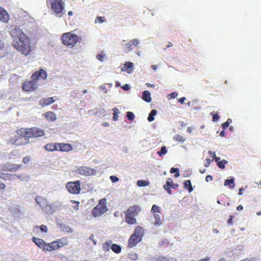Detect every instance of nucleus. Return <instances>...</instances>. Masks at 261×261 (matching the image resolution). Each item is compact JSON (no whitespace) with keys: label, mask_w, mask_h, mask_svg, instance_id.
I'll return each instance as SVG.
<instances>
[{"label":"nucleus","mask_w":261,"mask_h":261,"mask_svg":"<svg viewBox=\"0 0 261 261\" xmlns=\"http://www.w3.org/2000/svg\"><path fill=\"white\" fill-rule=\"evenodd\" d=\"M10 34L12 38V45L22 54L27 56L31 51L29 38L17 27L11 29Z\"/></svg>","instance_id":"obj_1"},{"label":"nucleus","mask_w":261,"mask_h":261,"mask_svg":"<svg viewBox=\"0 0 261 261\" xmlns=\"http://www.w3.org/2000/svg\"><path fill=\"white\" fill-rule=\"evenodd\" d=\"M32 241L44 251L51 252L67 245L68 242L66 238L57 239L50 243H46L43 239L33 237Z\"/></svg>","instance_id":"obj_2"},{"label":"nucleus","mask_w":261,"mask_h":261,"mask_svg":"<svg viewBox=\"0 0 261 261\" xmlns=\"http://www.w3.org/2000/svg\"><path fill=\"white\" fill-rule=\"evenodd\" d=\"M25 128H21L16 130V136L11 137L7 141V144L10 145L23 146L29 143V138L25 135Z\"/></svg>","instance_id":"obj_3"},{"label":"nucleus","mask_w":261,"mask_h":261,"mask_svg":"<svg viewBox=\"0 0 261 261\" xmlns=\"http://www.w3.org/2000/svg\"><path fill=\"white\" fill-rule=\"evenodd\" d=\"M141 212L139 205L129 206L125 212V221L129 225L136 224L137 222L135 217L138 216Z\"/></svg>","instance_id":"obj_4"},{"label":"nucleus","mask_w":261,"mask_h":261,"mask_svg":"<svg viewBox=\"0 0 261 261\" xmlns=\"http://www.w3.org/2000/svg\"><path fill=\"white\" fill-rule=\"evenodd\" d=\"M144 230L143 227L137 226L135 228L134 232L131 235L127 242V247L132 248L141 241L144 236Z\"/></svg>","instance_id":"obj_5"},{"label":"nucleus","mask_w":261,"mask_h":261,"mask_svg":"<svg viewBox=\"0 0 261 261\" xmlns=\"http://www.w3.org/2000/svg\"><path fill=\"white\" fill-rule=\"evenodd\" d=\"M81 40L80 37L71 32L64 33L61 37L62 43L69 48L73 47Z\"/></svg>","instance_id":"obj_6"},{"label":"nucleus","mask_w":261,"mask_h":261,"mask_svg":"<svg viewBox=\"0 0 261 261\" xmlns=\"http://www.w3.org/2000/svg\"><path fill=\"white\" fill-rule=\"evenodd\" d=\"M108 210L107 200L106 198H102L99 201L98 204L92 209L91 214L94 217H97L101 216L107 212Z\"/></svg>","instance_id":"obj_7"},{"label":"nucleus","mask_w":261,"mask_h":261,"mask_svg":"<svg viewBox=\"0 0 261 261\" xmlns=\"http://www.w3.org/2000/svg\"><path fill=\"white\" fill-rule=\"evenodd\" d=\"M46 4L50 5L51 10L56 14L62 16L65 4L62 0H46Z\"/></svg>","instance_id":"obj_8"},{"label":"nucleus","mask_w":261,"mask_h":261,"mask_svg":"<svg viewBox=\"0 0 261 261\" xmlns=\"http://www.w3.org/2000/svg\"><path fill=\"white\" fill-rule=\"evenodd\" d=\"M35 201L45 213L52 214L55 212L53 205L48 203L46 199L41 196H37Z\"/></svg>","instance_id":"obj_9"},{"label":"nucleus","mask_w":261,"mask_h":261,"mask_svg":"<svg viewBox=\"0 0 261 261\" xmlns=\"http://www.w3.org/2000/svg\"><path fill=\"white\" fill-rule=\"evenodd\" d=\"M66 188L69 193L72 194H78L81 190L80 180L68 182Z\"/></svg>","instance_id":"obj_10"},{"label":"nucleus","mask_w":261,"mask_h":261,"mask_svg":"<svg viewBox=\"0 0 261 261\" xmlns=\"http://www.w3.org/2000/svg\"><path fill=\"white\" fill-rule=\"evenodd\" d=\"M25 128L26 130L25 134L28 135V137L29 138L41 137L45 135L44 131L39 127H34L30 128Z\"/></svg>","instance_id":"obj_11"},{"label":"nucleus","mask_w":261,"mask_h":261,"mask_svg":"<svg viewBox=\"0 0 261 261\" xmlns=\"http://www.w3.org/2000/svg\"><path fill=\"white\" fill-rule=\"evenodd\" d=\"M37 87V83L32 79L31 81H25L22 83V89L25 92H32L35 91Z\"/></svg>","instance_id":"obj_12"},{"label":"nucleus","mask_w":261,"mask_h":261,"mask_svg":"<svg viewBox=\"0 0 261 261\" xmlns=\"http://www.w3.org/2000/svg\"><path fill=\"white\" fill-rule=\"evenodd\" d=\"M76 173L84 175V176H91L94 175L96 172L94 169H92L89 167L80 166L79 167L75 170Z\"/></svg>","instance_id":"obj_13"},{"label":"nucleus","mask_w":261,"mask_h":261,"mask_svg":"<svg viewBox=\"0 0 261 261\" xmlns=\"http://www.w3.org/2000/svg\"><path fill=\"white\" fill-rule=\"evenodd\" d=\"M47 77V73L43 69H40L34 72L31 75V79L35 80L37 83L39 80H44Z\"/></svg>","instance_id":"obj_14"},{"label":"nucleus","mask_w":261,"mask_h":261,"mask_svg":"<svg viewBox=\"0 0 261 261\" xmlns=\"http://www.w3.org/2000/svg\"><path fill=\"white\" fill-rule=\"evenodd\" d=\"M178 186V184L173 183L172 179L169 178L167 180L166 183L163 186V187L168 194H171L172 191L171 188L176 189Z\"/></svg>","instance_id":"obj_15"},{"label":"nucleus","mask_w":261,"mask_h":261,"mask_svg":"<svg viewBox=\"0 0 261 261\" xmlns=\"http://www.w3.org/2000/svg\"><path fill=\"white\" fill-rule=\"evenodd\" d=\"M139 43V41L138 39H134L130 40L127 44H125L124 50L125 52H128L132 50L135 46H137Z\"/></svg>","instance_id":"obj_16"},{"label":"nucleus","mask_w":261,"mask_h":261,"mask_svg":"<svg viewBox=\"0 0 261 261\" xmlns=\"http://www.w3.org/2000/svg\"><path fill=\"white\" fill-rule=\"evenodd\" d=\"M58 151L62 152H69L72 149L71 144L64 143H58Z\"/></svg>","instance_id":"obj_17"},{"label":"nucleus","mask_w":261,"mask_h":261,"mask_svg":"<svg viewBox=\"0 0 261 261\" xmlns=\"http://www.w3.org/2000/svg\"><path fill=\"white\" fill-rule=\"evenodd\" d=\"M9 20V15L7 11L2 7H0V21L7 23Z\"/></svg>","instance_id":"obj_18"},{"label":"nucleus","mask_w":261,"mask_h":261,"mask_svg":"<svg viewBox=\"0 0 261 261\" xmlns=\"http://www.w3.org/2000/svg\"><path fill=\"white\" fill-rule=\"evenodd\" d=\"M21 167V165L18 164H11L10 163H8L6 165V170L10 171V172H16L17 170H19Z\"/></svg>","instance_id":"obj_19"},{"label":"nucleus","mask_w":261,"mask_h":261,"mask_svg":"<svg viewBox=\"0 0 261 261\" xmlns=\"http://www.w3.org/2000/svg\"><path fill=\"white\" fill-rule=\"evenodd\" d=\"M58 143H50L46 144L44 148L47 151L53 152L54 151H58Z\"/></svg>","instance_id":"obj_20"},{"label":"nucleus","mask_w":261,"mask_h":261,"mask_svg":"<svg viewBox=\"0 0 261 261\" xmlns=\"http://www.w3.org/2000/svg\"><path fill=\"white\" fill-rule=\"evenodd\" d=\"M134 64L131 62H126L122 67L121 70L123 71H126L128 73H130L133 71V67Z\"/></svg>","instance_id":"obj_21"},{"label":"nucleus","mask_w":261,"mask_h":261,"mask_svg":"<svg viewBox=\"0 0 261 261\" xmlns=\"http://www.w3.org/2000/svg\"><path fill=\"white\" fill-rule=\"evenodd\" d=\"M55 100L54 99L53 97H48L47 98H43L42 99L40 102L39 104L42 106L44 107L49 105H50L54 102Z\"/></svg>","instance_id":"obj_22"},{"label":"nucleus","mask_w":261,"mask_h":261,"mask_svg":"<svg viewBox=\"0 0 261 261\" xmlns=\"http://www.w3.org/2000/svg\"><path fill=\"white\" fill-rule=\"evenodd\" d=\"M0 178L4 180H12L14 179V175L10 173H0Z\"/></svg>","instance_id":"obj_23"},{"label":"nucleus","mask_w":261,"mask_h":261,"mask_svg":"<svg viewBox=\"0 0 261 261\" xmlns=\"http://www.w3.org/2000/svg\"><path fill=\"white\" fill-rule=\"evenodd\" d=\"M44 117L48 121H54L56 119V114L51 111L45 113L44 114Z\"/></svg>","instance_id":"obj_24"},{"label":"nucleus","mask_w":261,"mask_h":261,"mask_svg":"<svg viewBox=\"0 0 261 261\" xmlns=\"http://www.w3.org/2000/svg\"><path fill=\"white\" fill-rule=\"evenodd\" d=\"M142 99L147 102H150L151 101L150 93L148 91H144L142 93Z\"/></svg>","instance_id":"obj_25"},{"label":"nucleus","mask_w":261,"mask_h":261,"mask_svg":"<svg viewBox=\"0 0 261 261\" xmlns=\"http://www.w3.org/2000/svg\"><path fill=\"white\" fill-rule=\"evenodd\" d=\"M153 217L155 219V222L154 225L155 226H160L162 224V221L161 220V217L160 214H153Z\"/></svg>","instance_id":"obj_26"},{"label":"nucleus","mask_w":261,"mask_h":261,"mask_svg":"<svg viewBox=\"0 0 261 261\" xmlns=\"http://www.w3.org/2000/svg\"><path fill=\"white\" fill-rule=\"evenodd\" d=\"M156 261H176V259L173 257L159 256L156 258Z\"/></svg>","instance_id":"obj_27"},{"label":"nucleus","mask_w":261,"mask_h":261,"mask_svg":"<svg viewBox=\"0 0 261 261\" xmlns=\"http://www.w3.org/2000/svg\"><path fill=\"white\" fill-rule=\"evenodd\" d=\"M184 188L185 189H188L189 192H191L193 190L191 182L190 180H187L184 181Z\"/></svg>","instance_id":"obj_28"},{"label":"nucleus","mask_w":261,"mask_h":261,"mask_svg":"<svg viewBox=\"0 0 261 261\" xmlns=\"http://www.w3.org/2000/svg\"><path fill=\"white\" fill-rule=\"evenodd\" d=\"M111 249L113 252L117 254L120 253L121 251V246L116 244H112Z\"/></svg>","instance_id":"obj_29"},{"label":"nucleus","mask_w":261,"mask_h":261,"mask_svg":"<svg viewBox=\"0 0 261 261\" xmlns=\"http://www.w3.org/2000/svg\"><path fill=\"white\" fill-rule=\"evenodd\" d=\"M157 114V111L155 109H153L151 111L150 113L149 114V116L147 118V120L149 122H152L154 120V116H155Z\"/></svg>","instance_id":"obj_30"},{"label":"nucleus","mask_w":261,"mask_h":261,"mask_svg":"<svg viewBox=\"0 0 261 261\" xmlns=\"http://www.w3.org/2000/svg\"><path fill=\"white\" fill-rule=\"evenodd\" d=\"M112 242H106L102 244V249L105 251H108L111 249Z\"/></svg>","instance_id":"obj_31"},{"label":"nucleus","mask_w":261,"mask_h":261,"mask_svg":"<svg viewBox=\"0 0 261 261\" xmlns=\"http://www.w3.org/2000/svg\"><path fill=\"white\" fill-rule=\"evenodd\" d=\"M173 140L176 142L182 143L186 140V138L178 134H176L173 137Z\"/></svg>","instance_id":"obj_32"},{"label":"nucleus","mask_w":261,"mask_h":261,"mask_svg":"<svg viewBox=\"0 0 261 261\" xmlns=\"http://www.w3.org/2000/svg\"><path fill=\"white\" fill-rule=\"evenodd\" d=\"M40 229L41 232L43 233H46L48 231L47 227L45 225H41V226H39L37 225H36L34 226V229Z\"/></svg>","instance_id":"obj_33"},{"label":"nucleus","mask_w":261,"mask_h":261,"mask_svg":"<svg viewBox=\"0 0 261 261\" xmlns=\"http://www.w3.org/2000/svg\"><path fill=\"white\" fill-rule=\"evenodd\" d=\"M151 211L153 214L161 213L160 207L155 204L152 205Z\"/></svg>","instance_id":"obj_34"},{"label":"nucleus","mask_w":261,"mask_h":261,"mask_svg":"<svg viewBox=\"0 0 261 261\" xmlns=\"http://www.w3.org/2000/svg\"><path fill=\"white\" fill-rule=\"evenodd\" d=\"M149 184V181L145 180H139L137 182V185L138 187H146Z\"/></svg>","instance_id":"obj_35"},{"label":"nucleus","mask_w":261,"mask_h":261,"mask_svg":"<svg viewBox=\"0 0 261 261\" xmlns=\"http://www.w3.org/2000/svg\"><path fill=\"white\" fill-rule=\"evenodd\" d=\"M224 185L225 186H229L230 188H234V179L233 178L226 179L225 181Z\"/></svg>","instance_id":"obj_36"},{"label":"nucleus","mask_w":261,"mask_h":261,"mask_svg":"<svg viewBox=\"0 0 261 261\" xmlns=\"http://www.w3.org/2000/svg\"><path fill=\"white\" fill-rule=\"evenodd\" d=\"M167 152V149L165 146H163L161 147L160 151L158 152V154L159 156H162L163 155L166 154Z\"/></svg>","instance_id":"obj_37"},{"label":"nucleus","mask_w":261,"mask_h":261,"mask_svg":"<svg viewBox=\"0 0 261 261\" xmlns=\"http://www.w3.org/2000/svg\"><path fill=\"white\" fill-rule=\"evenodd\" d=\"M227 163V161L225 160H223L219 162H218L217 165L221 169H224L225 167V165Z\"/></svg>","instance_id":"obj_38"},{"label":"nucleus","mask_w":261,"mask_h":261,"mask_svg":"<svg viewBox=\"0 0 261 261\" xmlns=\"http://www.w3.org/2000/svg\"><path fill=\"white\" fill-rule=\"evenodd\" d=\"M113 111L114 112L113 120L114 121H117L118 120V114L119 113V110L117 108H114L113 109Z\"/></svg>","instance_id":"obj_39"},{"label":"nucleus","mask_w":261,"mask_h":261,"mask_svg":"<svg viewBox=\"0 0 261 261\" xmlns=\"http://www.w3.org/2000/svg\"><path fill=\"white\" fill-rule=\"evenodd\" d=\"M170 173H175L174 174L175 177H177L179 176V169L178 168H171Z\"/></svg>","instance_id":"obj_40"},{"label":"nucleus","mask_w":261,"mask_h":261,"mask_svg":"<svg viewBox=\"0 0 261 261\" xmlns=\"http://www.w3.org/2000/svg\"><path fill=\"white\" fill-rule=\"evenodd\" d=\"M231 119L228 118L226 122L222 124V127L224 130L228 127L229 124L231 122Z\"/></svg>","instance_id":"obj_41"},{"label":"nucleus","mask_w":261,"mask_h":261,"mask_svg":"<svg viewBox=\"0 0 261 261\" xmlns=\"http://www.w3.org/2000/svg\"><path fill=\"white\" fill-rule=\"evenodd\" d=\"M126 117H127V118L129 120L133 121L135 119V116L133 112H127Z\"/></svg>","instance_id":"obj_42"},{"label":"nucleus","mask_w":261,"mask_h":261,"mask_svg":"<svg viewBox=\"0 0 261 261\" xmlns=\"http://www.w3.org/2000/svg\"><path fill=\"white\" fill-rule=\"evenodd\" d=\"M106 21V18H105V17H102V16H99V17H97L96 18L95 20V22L96 23H101L103 22H105Z\"/></svg>","instance_id":"obj_43"},{"label":"nucleus","mask_w":261,"mask_h":261,"mask_svg":"<svg viewBox=\"0 0 261 261\" xmlns=\"http://www.w3.org/2000/svg\"><path fill=\"white\" fill-rule=\"evenodd\" d=\"M31 160L30 156H25L22 158V162L23 164H28Z\"/></svg>","instance_id":"obj_44"},{"label":"nucleus","mask_w":261,"mask_h":261,"mask_svg":"<svg viewBox=\"0 0 261 261\" xmlns=\"http://www.w3.org/2000/svg\"><path fill=\"white\" fill-rule=\"evenodd\" d=\"M71 202L72 203V204H75V205H74L73 207V208L75 210H77L79 209V204H80V202L77 201H75V200H71Z\"/></svg>","instance_id":"obj_45"},{"label":"nucleus","mask_w":261,"mask_h":261,"mask_svg":"<svg viewBox=\"0 0 261 261\" xmlns=\"http://www.w3.org/2000/svg\"><path fill=\"white\" fill-rule=\"evenodd\" d=\"M208 153L209 154H214V159H213V160H215L216 162H217L218 163V162H219V160L220 159V157H217L216 156V153H215V151H208Z\"/></svg>","instance_id":"obj_46"},{"label":"nucleus","mask_w":261,"mask_h":261,"mask_svg":"<svg viewBox=\"0 0 261 261\" xmlns=\"http://www.w3.org/2000/svg\"><path fill=\"white\" fill-rule=\"evenodd\" d=\"M128 257L130 259L136 260L138 258V255L135 253H132L128 254Z\"/></svg>","instance_id":"obj_47"},{"label":"nucleus","mask_w":261,"mask_h":261,"mask_svg":"<svg viewBox=\"0 0 261 261\" xmlns=\"http://www.w3.org/2000/svg\"><path fill=\"white\" fill-rule=\"evenodd\" d=\"M177 93L176 92H173V93H170V94H169L168 95V97L169 99H171V98H175V97H177Z\"/></svg>","instance_id":"obj_48"},{"label":"nucleus","mask_w":261,"mask_h":261,"mask_svg":"<svg viewBox=\"0 0 261 261\" xmlns=\"http://www.w3.org/2000/svg\"><path fill=\"white\" fill-rule=\"evenodd\" d=\"M220 119V116L217 114H213L212 119L213 121L216 122Z\"/></svg>","instance_id":"obj_49"},{"label":"nucleus","mask_w":261,"mask_h":261,"mask_svg":"<svg viewBox=\"0 0 261 261\" xmlns=\"http://www.w3.org/2000/svg\"><path fill=\"white\" fill-rule=\"evenodd\" d=\"M110 178L113 182H116L119 180V178L116 176L112 175Z\"/></svg>","instance_id":"obj_50"},{"label":"nucleus","mask_w":261,"mask_h":261,"mask_svg":"<svg viewBox=\"0 0 261 261\" xmlns=\"http://www.w3.org/2000/svg\"><path fill=\"white\" fill-rule=\"evenodd\" d=\"M14 177L16 176L18 178L20 179V180H24L26 179L27 178H28V176H21L20 174H14Z\"/></svg>","instance_id":"obj_51"},{"label":"nucleus","mask_w":261,"mask_h":261,"mask_svg":"<svg viewBox=\"0 0 261 261\" xmlns=\"http://www.w3.org/2000/svg\"><path fill=\"white\" fill-rule=\"evenodd\" d=\"M104 57H105L104 54H100V55H98L96 56L97 59H98L100 61H102Z\"/></svg>","instance_id":"obj_52"},{"label":"nucleus","mask_w":261,"mask_h":261,"mask_svg":"<svg viewBox=\"0 0 261 261\" xmlns=\"http://www.w3.org/2000/svg\"><path fill=\"white\" fill-rule=\"evenodd\" d=\"M211 161L210 160V159H206L205 162L204 164V166L205 167H208L210 164V163H211Z\"/></svg>","instance_id":"obj_53"},{"label":"nucleus","mask_w":261,"mask_h":261,"mask_svg":"<svg viewBox=\"0 0 261 261\" xmlns=\"http://www.w3.org/2000/svg\"><path fill=\"white\" fill-rule=\"evenodd\" d=\"M6 185L0 181V190H4L6 189Z\"/></svg>","instance_id":"obj_54"},{"label":"nucleus","mask_w":261,"mask_h":261,"mask_svg":"<svg viewBox=\"0 0 261 261\" xmlns=\"http://www.w3.org/2000/svg\"><path fill=\"white\" fill-rule=\"evenodd\" d=\"M121 88L125 91L128 90L130 89V87L128 84H125Z\"/></svg>","instance_id":"obj_55"},{"label":"nucleus","mask_w":261,"mask_h":261,"mask_svg":"<svg viewBox=\"0 0 261 261\" xmlns=\"http://www.w3.org/2000/svg\"><path fill=\"white\" fill-rule=\"evenodd\" d=\"M213 180V177L212 176L210 175H208L206 176L205 177V180L207 181V182H208L210 181H212Z\"/></svg>","instance_id":"obj_56"},{"label":"nucleus","mask_w":261,"mask_h":261,"mask_svg":"<svg viewBox=\"0 0 261 261\" xmlns=\"http://www.w3.org/2000/svg\"><path fill=\"white\" fill-rule=\"evenodd\" d=\"M232 219H233V216H230L229 219L227 220V223L229 225H232Z\"/></svg>","instance_id":"obj_57"},{"label":"nucleus","mask_w":261,"mask_h":261,"mask_svg":"<svg viewBox=\"0 0 261 261\" xmlns=\"http://www.w3.org/2000/svg\"><path fill=\"white\" fill-rule=\"evenodd\" d=\"M89 239L91 240H92L93 243L94 245H96V242L95 240H94V235L93 234H91L90 237H89Z\"/></svg>","instance_id":"obj_58"},{"label":"nucleus","mask_w":261,"mask_h":261,"mask_svg":"<svg viewBox=\"0 0 261 261\" xmlns=\"http://www.w3.org/2000/svg\"><path fill=\"white\" fill-rule=\"evenodd\" d=\"M185 99H186V97H181V98H180L178 99V101L180 103H183L184 102V101H185Z\"/></svg>","instance_id":"obj_59"},{"label":"nucleus","mask_w":261,"mask_h":261,"mask_svg":"<svg viewBox=\"0 0 261 261\" xmlns=\"http://www.w3.org/2000/svg\"><path fill=\"white\" fill-rule=\"evenodd\" d=\"M243 206L242 205H239L237 207V210L238 211H241V210H243Z\"/></svg>","instance_id":"obj_60"},{"label":"nucleus","mask_w":261,"mask_h":261,"mask_svg":"<svg viewBox=\"0 0 261 261\" xmlns=\"http://www.w3.org/2000/svg\"><path fill=\"white\" fill-rule=\"evenodd\" d=\"M210 260V257H206L204 258L201 259L199 261H209Z\"/></svg>","instance_id":"obj_61"},{"label":"nucleus","mask_w":261,"mask_h":261,"mask_svg":"<svg viewBox=\"0 0 261 261\" xmlns=\"http://www.w3.org/2000/svg\"><path fill=\"white\" fill-rule=\"evenodd\" d=\"M220 136L221 137H224L225 136V130L224 129L220 132Z\"/></svg>","instance_id":"obj_62"},{"label":"nucleus","mask_w":261,"mask_h":261,"mask_svg":"<svg viewBox=\"0 0 261 261\" xmlns=\"http://www.w3.org/2000/svg\"><path fill=\"white\" fill-rule=\"evenodd\" d=\"M151 67L153 70H155L157 69V66L156 65H152Z\"/></svg>","instance_id":"obj_63"},{"label":"nucleus","mask_w":261,"mask_h":261,"mask_svg":"<svg viewBox=\"0 0 261 261\" xmlns=\"http://www.w3.org/2000/svg\"><path fill=\"white\" fill-rule=\"evenodd\" d=\"M146 85L148 86V87H154V85L153 84H150V83H147L146 84Z\"/></svg>","instance_id":"obj_64"}]
</instances>
